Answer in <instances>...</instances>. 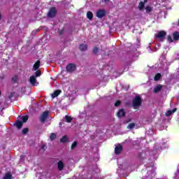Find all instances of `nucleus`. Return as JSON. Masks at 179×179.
Returning a JSON list of instances; mask_svg holds the SVG:
<instances>
[{
    "mask_svg": "<svg viewBox=\"0 0 179 179\" xmlns=\"http://www.w3.org/2000/svg\"><path fill=\"white\" fill-rule=\"evenodd\" d=\"M27 132H29V129L27 128L22 129V134H26Z\"/></svg>",
    "mask_w": 179,
    "mask_h": 179,
    "instance_id": "obj_31",
    "label": "nucleus"
},
{
    "mask_svg": "<svg viewBox=\"0 0 179 179\" xmlns=\"http://www.w3.org/2000/svg\"><path fill=\"white\" fill-rule=\"evenodd\" d=\"M48 114H49V112L46 110L39 117L41 122H44L47 120L48 117Z\"/></svg>",
    "mask_w": 179,
    "mask_h": 179,
    "instance_id": "obj_4",
    "label": "nucleus"
},
{
    "mask_svg": "<svg viewBox=\"0 0 179 179\" xmlns=\"http://www.w3.org/2000/svg\"><path fill=\"white\" fill-rule=\"evenodd\" d=\"M39 76H41V72L40 71H37L35 73V77L36 78H39Z\"/></svg>",
    "mask_w": 179,
    "mask_h": 179,
    "instance_id": "obj_24",
    "label": "nucleus"
},
{
    "mask_svg": "<svg viewBox=\"0 0 179 179\" xmlns=\"http://www.w3.org/2000/svg\"><path fill=\"white\" fill-rule=\"evenodd\" d=\"M173 40L178 41L179 40V32H174L173 34Z\"/></svg>",
    "mask_w": 179,
    "mask_h": 179,
    "instance_id": "obj_17",
    "label": "nucleus"
},
{
    "mask_svg": "<svg viewBox=\"0 0 179 179\" xmlns=\"http://www.w3.org/2000/svg\"><path fill=\"white\" fill-rule=\"evenodd\" d=\"M162 90V85H157L154 88V92L155 93H159V91Z\"/></svg>",
    "mask_w": 179,
    "mask_h": 179,
    "instance_id": "obj_18",
    "label": "nucleus"
},
{
    "mask_svg": "<svg viewBox=\"0 0 179 179\" xmlns=\"http://www.w3.org/2000/svg\"><path fill=\"white\" fill-rule=\"evenodd\" d=\"M76 69V66L73 64H69L67 66H66V71L67 72H73V71H75Z\"/></svg>",
    "mask_w": 179,
    "mask_h": 179,
    "instance_id": "obj_7",
    "label": "nucleus"
},
{
    "mask_svg": "<svg viewBox=\"0 0 179 179\" xmlns=\"http://www.w3.org/2000/svg\"><path fill=\"white\" fill-rule=\"evenodd\" d=\"M105 1V2H107V1H108V0H104Z\"/></svg>",
    "mask_w": 179,
    "mask_h": 179,
    "instance_id": "obj_38",
    "label": "nucleus"
},
{
    "mask_svg": "<svg viewBox=\"0 0 179 179\" xmlns=\"http://www.w3.org/2000/svg\"><path fill=\"white\" fill-rule=\"evenodd\" d=\"M93 51H94V54H97V52H99V48H94Z\"/></svg>",
    "mask_w": 179,
    "mask_h": 179,
    "instance_id": "obj_32",
    "label": "nucleus"
},
{
    "mask_svg": "<svg viewBox=\"0 0 179 179\" xmlns=\"http://www.w3.org/2000/svg\"><path fill=\"white\" fill-rule=\"evenodd\" d=\"M148 2V0H144V1H141L138 4V9L139 10H142L143 8H145V3Z\"/></svg>",
    "mask_w": 179,
    "mask_h": 179,
    "instance_id": "obj_10",
    "label": "nucleus"
},
{
    "mask_svg": "<svg viewBox=\"0 0 179 179\" xmlns=\"http://www.w3.org/2000/svg\"><path fill=\"white\" fill-rule=\"evenodd\" d=\"M60 142H62V143H65V142H68V136H63Z\"/></svg>",
    "mask_w": 179,
    "mask_h": 179,
    "instance_id": "obj_20",
    "label": "nucleus"
},
{
    "mask_svg": "<svg viewBox=\"0 0 179 179\" xmlns=\"http://www.w3.org/2000/svg\"><path fill=\"white\" fill-rule=\"evenodd\" d=\"M128 129H133V128H135V124L134 123H130L128 127Z\"/></svg>",
    "mask_w": 179,
    "mask_h": 179,
    "instance_id": "obj_23",
    "label": "nucleus"
},
{
    "mask_svg": "<svg viewBox=\"0 0 179 179\" xmlns=\"http://www.w3.org/2000/svg\"><path fill=\"white\" fill-rule=\"evenodd\" d=\"M65 120L66 122H71V121H72V117L69 116H66Z\"/></svg>",
    "mask_w": 179,
    "mask_h": 179,
    "instance_id": "obj_25",
    "label": "nucleus"
},
{
    "mask_svg": "<svg viewBox=\"0 0 179 179\" xmlns=\"http://www.w3.org/2000/svg\"><path fill=\"white\" fill-rule=\"evenodd\" d=\"M126 122H127V123L131 122V119H129Z\"/></svg>",
    "mask_w": 179,
    "mask_h": 179,
    "instance_id": "obj_36",
    "label": "nucleus"
},
{
    "mask_svg": "<svg viewBox=\"0 0 179 179\" xmlns=\"http://www.w3.org/2000/svg\"><path fill=\"white\" fill-rule=\"evenodd\" d=\"M59 94H61V90H57L52 94V98L55 99V97H57V96H59Z\"/></svg>",
    "mask_w": 179,
    "mask_h": 179,
    "instance_id": "obj_12",
    "label": "nucleus"
},
{
    "mask_svg": "<svg viewBox=\"0 0 179 179\" xmlns=\"http://www.w3.org/2000/svg\"><path fill=\"white\" fill-rule=\"evenodd\" d=\"M87 17L90 20H92V19H93V13H92V11H88L87 13Z\"/></svg>",
    "mask_w": 179,
    "mask_h": 179,
    "instance_id": "obj_16",
    "label": "nucleus"
},
{
    "mask_svg": "<svg viewBox=\"0 0 179 179\" xmlns=\"http://www.w3.org/2000/svg\"><path fill=\"white\" fill-rule=\"evenodd\" d=\"M77 145H78V142L74 141L71 145V149H75V148H76Z\"/></svg>",
    "mask_w": 179,
    "mask_h": 179,
    "instance_id": "obj_28",
    "label": "nucleus"
},
{
    "mask_svg": "<svg viewBox=\"0 0 179 179\" xmlns=\"http://www.w3.org/2000/svg\"><path fill=\"white\" fill-rule=\"evenodd\" d=\"M16 80H17V76H15L13 78V81L16 82Z\"/></svg>",
    "mask_w": 179,
    "mask_h": 179,
    "instance_id": "obj_34",
    "label": "nucleus"
},
{
    "mask_svg": "<svg viewBox=\"0 0 179 179\" xmlns=\"http://www.w3.org/2000/svg\"><path fill=\"white\" fill-rule=\"evenodd\" d=\"M104 16H106V11L104 10L100 9L96 11V17L99 19H101Z\"/></svg>",
    "mask_w": 179,
    "mask_h": 179,
    "instance_id": "obj_5",
    "label": "nucleus"
},
{
    "mask_svg": "<svg viewBox=\"0 0 179 179\" xmlns=\"http://www.w3.org/2000/svg\"><path fill=\"white\" fill-rule=\"evenodd\" d=\"M141 104H142V99H141V96H136L133 100V108L134 110H138V108L141 107Z\"/></svg>",
    "mask_w": 179,
    "mask_h": 179,
    "instance_id": "obj_2",
    "label": "nucleus"
},
{
    "mask_svg": "<svg viewBox=\"0 0 179 179\" xmlns=\"http://www.w3.org/2000/svg\"><path fill=\"white\" fill-rule=\"evenodd\" d=\"M2 19V15L0 14V20Z\"/></svg>",
    "mask_w": 179,
    "mask_h": 179,
    "instance_id": "obj_37",
    "label": "nucleus"
},
{
    "mask_svg": "<svg viewBox=\"0 0 179 179\" xmlns=\"http://www.w3.org/2000/svg\"><path fill=\"white\" fill-rule=\"evenodd\" d=\"M3 179H12V174L10 173H6Z\"/></svg>",
    "mask_w": 179,
    "mask_h": 179,
    "instance_id": "obj_22",
    "label": "nucleus"
},
{
    "mask_svg": "<svg viewBox=\"0 0 179 179\" xmlns=\"http://www.w3.org/2000/svg\"><path fill=\"white\" fill-rule=\"evenodd\" d=\"M160 78H162V75L160 73H157L155 76L154 80L157 81V80H159V79H160Z\"/></svg>",
    "mask_w": 179,
    "mask_h": 179,
    "instance_id": "obj_21",
    "label": "nucleus"
},
{
    "mask_svg": "<svg viewBox=\"0 0 179 179\" xmlns=\"http://www.w3.org/2000/svg\"><path fill=\"white\" fill-rule=\"evenodd\" d=\"M59 170H63L64 169V162L62 161H59L57 164Z\"/></svg>",
    "mask_w": 179,
    "mask_h": 179,
    "instance_id": "obj_15",
    "label": "nucleus"
},
{
    "mask_svg": "<svg viewBox=\"0 0 179 179\" xmlns=\"http://www.w3.org/2000/svg\"><path fill=\"white\" fill-rule=\"evenodd\" d=\"M50 140H51V141H54V139H55V138H57V135H55V134L52 133V134L50 135Z\"/></svg>",
    "mask_w": 179,
    "mask_h": 179,
    "instance_id": "obj_27",
    "label": "nucleus"
},
{
    "mask_svg": "<svg viewBox=\"0 0 179 179\" xmlns=\"http://www.w3.org/2000/svg\"><path fill=\"white\" fill-rule=\"evenodd\" d=\"M145 10H146V13H150V12H152V7H150V6H147V7L145 8Z\"/></svg>",
    "mask_w": 179,
    "mask_h": 179,
    "instance_id": "obj_26",
    "label": "nucleus"
},
{
    "mask_svg": "<svg viewBox=\"0 0 179 179\" xmlns=\"http://www.w3.org/2000/svg\"><path fill=\"white\" fill-rule=\"evenodd\" d=\"M177 111V108H173L172 110H168L166 113V117H170L173 113H176Z\"/></svg>",
    "mask_w": 179,
    "mask_h": 179,
    "instance_id": "obj_14",
    "label": "nucleus"
},
{
    "mask_svg": "<svg viewBox=\"0 0 179 179\" xmlns=\"http://www.w3.org/2000/svg\"><path fill=\"white\" fill-rule=\"evenodd\" d=\"M122 152V146L121 145H118L115 148V155H120Z\"/></svg>",
    "mask_w": 179,
    "mask_h": 179,
    "instance_id": "obj_9",
    "label": "nucleus"
},
{
    "mask_svg": "<svg viewBox=\"0 0 179 179\" xmlns=\"http://www.w3.org/2000/svg\"><path fill=\"white\" fill-rule=\"evenodd\" d=\"M80 50L81 51H85V50H87V45H85V44H82L80 45Z\"/></svg>",
    "mask_w": 179,
    "mask_h": 179,
    "instance_id": "obj_19",
    "label": "nucleus"
},
{
    "mask_svg": "<svg viewBox=\"0 0 179 179\" xmlns=\"http://www.w3.org/2000/svg\"><path fill=\"white\" fill-rule=\"evenodd\" d=\"M57 13V10L55 9V8H50V10H49L48 13V16L49 17H54V16H55V14Z\"/></svg>",
    "mask_w": 179,
    "mask_h": 179,
    "instance_id": "obj_8",
    "label": "nucleus"
},
{
    "mask_svg": "<svg viewBox=\"0 0 179 179\" xmlns=\"http://www.w3.org/2000/svg\"><path fill=\"white\" fill-rule=\"evenodd\" d=\"M155 150H160L161 149H164V146L158 148V147H155Z\"/></svg>",
    "mask_w": 179,
    "mask_h": 179,
    "instance_id": "obj_33",
    "label": "nucleus"
},
{
    "mask_svg": "<svg viewBox=\"0 0 179 179\" xmlns=\"http://www.w3.org/2000/svg\"><path fill=\"white\" fill-rule=\"evenodd\" d=\"M179 176V170H178L177 173H175V178H176V177H178Z\"/></svg>",
    "mask_w": 179,
    "mask_h": 179,
    "instance_id": "obj_35",
    "label": "nucleus"
},
{
    "mask_svg": "<svg viewBox=\"0 0 179 179\" xmlns=\"http://www.w3.org/2000/svg\"><path fill=\"white\" fill-rule=\"evenodd\" d=\"M167 34L164 31H160L155 35L156 38H158L160 41H164Z\"/></svg>",
    "mask_w": 179,
    "mask_h": 179,
    "instance_id": "obj_3",
    "label": "nucleus"
},
{
    "mask_svg": "<svg viewBox=\"0 0 179 179\" xmlns=\"http://www.w3.org/2000/svg\"><path fill=\"white\" fill-rule=\"evenodd\" d=\"M117 117L119 118H121L122 117H125V111H124V109H120L117 113Z\"/></svg>",
    "mask_w": 179,
    "mask_h": 179,
    "instance_id": "obj_11",
    "label": "nucleus"
},
{
    "mask_svg": "<svg viewBox=\"0 0 179 179\" xmlns=\"http://www.w3.org/2000/svg\"><path fill=\"white\" fill-rule=\"evenodd\" d=\"M36 76H31L29 78V82L32 86H37L38 83H37V80L36 79Z\"/></svg>",
    "mask_w": 179,
    "mask_h": 179,
    "instance_id": "obj_6",
    "label": "nucleus"
},
{
    "mask_svg": "<svg viewBox=\"0 0 179 179\" xmlns=\"http://www.w3.org/2000/svg\"><path fill=\"white\" fill-rule=\"evenodd\" d=\"M120 104H121V102L120 101H117L115 103V107H118V106H120Z\"/></svg>",
    "mask_w": 179,
    "mask_h": 179,
    "instance_id": "obj_30",
    "label": "nucleus"
},
{
    "mask_svg": "<svg viewBox=\"0 0 179 179\" xmlns=\"http://www.w3.org/2000/svg\"><path fill=\"white\" fill-rule=\"evenodd\" d=\"M178 169H179V166H178Z\"/></svg>",
    "mask_w": 179,
    "mask_h": 179,
    "instance_id": "obj_39",
    "label": "nucleus"
},
{
    "mask_svg": "<svg viewBox=\"0 0 179 179\" xmlns=\"http://www.w3.org/2000/svg\"><path fill=\"white\" fill-rule=\"evenodd\" d=\"M40 68V60H38L33 66L34 71H37V69Z\"/></svg>",
    "mask_w": 179,
    "mask_h": 179,
    "instance_id": "obj_13",
    "label": "nucleus"
},
{
    "mask_svg": "<svg viewBox=\"0 0 179 179\" xmlns=\"http://www.w3.org/2000/svg\"><path fill=\"white\" fill-rule=\"evenodd\" d=\"M168 41H169V43H173V38H171V36H168Z\"/></svg>",
    "mask_w": 179,
    "mask_h": 179,
    "instance_id": "obj_29",
    "label": "nucleus"
},
{
    "mask_svg": "<svg viewBox=\"0 0 179 179\" xmlns=\"http://www.w3.org/2000/svg\"><path fill=\"white\" fill-rule=\"evenodd\" d=\"M27 120H29V116L27 115L20 117V120H17L15 122V127L20 129L23 127V122H27Z\"/></svg>",
    "mask_w": 179,
    "mask_h": 179,
    "instance_id": "obj_1",
    "label": "nucleus"
}]
</instances>
